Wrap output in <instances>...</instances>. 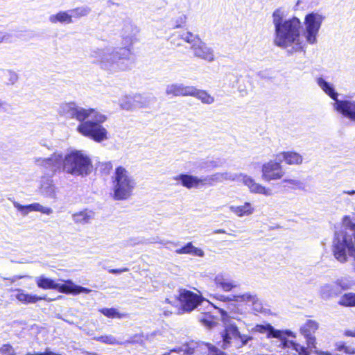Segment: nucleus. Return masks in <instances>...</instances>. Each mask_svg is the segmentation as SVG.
<instances>
[{
	"label": "nucleus",
	"instance_id": "1",
	"mask_svg": "<svg viewBox=\"0 0 355 355\" xmlns=\"http://www.w3.org/2000/svg\"><path fill=\"white\" fill-rule=\"evenodd\" d=\"M138 29L130 22H125L121 31L124 47L95 49L91 52V57L99 67L109 73L130 69L134 60L131 46L137 41Z\"/></svg>",
	"mask_w": 355,
	"mask_h": 355
},
{
	"label": "nucleus",
	"instance_id": "2",
	"mask_svg": "<svg viewBox=\"0 0 355 355\" xmlns=\"http://www.w3.org/2000/svg\"><path fill=\"white\" fill-rule=\"evenodd\" d=\"M288 11L284 7L275 9L272 14L274 26L273 43L284 49L288 55L306 53V43L302 40V22L296 17L287 19Z\"/></svg>",
	"mask_w": 355,
	"mask_h": 355
},
{
	"label": "nucleus",
	"instance_id": "3",
	"mask_svg": "<svg viewBox=\"0 0 355 355\" xmlns=\"http://www.w3.org/2000/svg\"><path fill=\"white\" fill-rule=\"evenodd\" d=\"M222 321L224 324V331L222 333L223 349L234 346L236 349L247 345L252 340L249 335L241 334L243 328L247 327L245 315L231 311L228 313L223 309H219Z\"/></svg>",
	"mask_w": 355,
	"mask_h": 355
},
{
	"label": "nucleus",
	"instance_id": "4",
	"mask_svg": "<svg viewBox=\"0 0 355 355\" xmlns=\"http://www.w3.org/2000/svg\"><path fill=\"white\" fill-rule=\"evenodd\" d=\"M89 110L91 112L85 116V121H80L77 130L96 142H101L107 139V131L102 125L107 118L94 109L89 108Z\"/></svg>",
	"mask_w": 355,
	"mask_h": 355
},
{
	"label": "nucleus",
	"instance_id": "5",
	"mask_svg": "<svg viewBox=\"0 0 355 355\" xmlns=\"http://www.w3.org/2000/svg\"><path fill=\"white\" fill-rule=\"evenodd\" d=\"M93 166L89 155L83 150H72L67 153L63 160V171L75 176L89 175Z\"/></svg>",
	"mask_w": 355,
	"mask_h": 355
},
{
	"label": "nucleus",
	"instance_id": "6",
	"mask_svg": "<svg viewBox=\"0 0 355 355\" xmlns=\"http://www.w3.org/2000/svg\"><path fill=\"white\" fill-rule=\"evenodd\" d=\"M113 198L116 200L129 198L132 194L136 182L130 173L123 166L115 168L112 176Z\"/></svg>",
	"mask_w": 355,
	"mask_h": 355
},
{
	"label": "nucleus",
	"instance_id": "7",
	"mask_svg": "<svg viewBox=\"0 0 355 355\" xmlns=\"http://www.w3.org/2000/svg\"><path fill=\"white\" fill-rule=\"evenodd\" d=\"M252 332H258L261 334H267L268 338H277L279 339L280 345L283 348H288L291 350L295 351V353L291 352L293 355H307L306 351L304 346L300 345L292 340L286 339L285 335H291V332L289 331L285 333L279 330L275 329L271 324H257L255 327L252 328Z\"/></svg>",
	"mask_w": 355,
	"mask_h": 355
},
{
	"label": "nucleus",
	"instance_id": "8",
	"mask_svg": "<svg viewBox=\"0 0 355 355\" xmlns=\"http://www.w3.org/2000/svg\"><path fill=\"white\" fill-rule=\"evenodd\" d=\"M37 286L42 289H55L66 294L78 295L80 293H89L91 290L75 284L71 280L64 281V284L56 283L53 279L41 275L35 278Z\"/></svg>",
	"mask_w": 355,
	"mask_h": 355
},
{
	"label": "nucleus",
	"instance_id": "9",
	"mask_svg": "<svg viewBox=\"0 0 355 355\" xmlns=\"http://www.w3.org/2000/svg\"><path fill=\"white\" fill-rule=\"evenodd\" d=\"M324 19L325 16L319 12H311L305 16L303 35L308 44L313 45L318 42V33Z\"/></svg>",
	"mask_w": 355,
	"mask_h": 355
},
{
	"label": "nucleus",
	"instance_id": "10",
	"mask_svg": "<svg viewBox=\"0 0 355 355\" xmlns=\"http://www.w3.org/2000/svg\"><path fill=\"white\" fill-rule=\"evenodd\" d=\"M220 174L223 182L239 180L241 178L242 182L248 187L251 193L262 194L266 196L272 195V191L270 189L257 183L250 176L243 173L236 174L230 171L220 172Z\"/></svg>",
	"mask_w": 355,
	"mask_h": 355
},
{
	"label": "nucleus",
	"instance_id": "11",
	"mask_svg": "<svg viewBox=\"0 0 355 355\" xmlns=\"http://www.w3.org/2000/svg\"><path fill=\"white\" fill-rule=\"evenodd\" d=\"M89 109L78 107L74 102L62 103L59 108L60 114L69 119H76L78 121L85 120V116L89 114Z\"/></svg>",
	"mask_w": 355,
	"mask_h": 355
},
{
	"label": "nucleus",
	"instance_id": "12",
	"mask_svg": "<svg viewBox=\"0 0 355 355\" xmlns=\"http://www.w3.org/2000/svg\"><path fill=\"white\" fill-rule=\"evenodd\" d=\"M64 157L60 153H54L47 158L35 157L34 162L37 166H40L53 173H55L60 168L63 169Z\"/></svg>",
	"mask_w": 355,
	"mask_h": 355
},
{
	"label": "nucleus",
	"instance_id": "13",
	"mask_svg": "<svg viewBox=\"0 0 355 355\" xmlns=\"http://www.w3.org/2000/svg\"><path fill=\"white\" fill-rule=\"evenodd\" d=\"M261 178L264 181L270 182L281 179L284 171L279 161L270 160L263 164L261 167Z\"/></svg>",
	"mask_w": 355,
	"mask_h": 355
},
{
	"label": "nucleus",
	"instance_id": "14",
	"mask_svg": "<svg viewBox=\"0 0 355 355\" xmlns=\"http://www.w3.org/2000/svg\"><path fill=\"white\" fill-rule=\"evenodd\" d=\"M318 328V324L315 321L311 320H307L306 322L300 328L301 334L306 340L307 347H304L306 351L307 355H309L311 352L318 353L315 346V338L313 336V334Z\"/></svg>",
	"mask_w": 355,
	"mask_h": 355
},
{
	"label": "nucleus",
	"instance_id": "15",
	"mask_svg": "<svg viewBox=\"0 0 355 355\" xmlns=\"http://www.w3.org/2000/svg\"><path fill=\"white\" fill-rule=\"evenodd\" d=\"M335 110L345 118L355 122V95L346 96L344 99L333 104Z\"/></svg>",
	"mask_w": 355,
	"mask_h": 355
},
{
	"label": "nucleus",
	"instance_id": "16",
	"mask_svg": "<svg viewBox=\"0 0 355 355\" xmlns=\"http://www.w3.org/2000/svg\"><path fill=\"white\" fill-rule=\"evenodd\" d=\"M178 300L180 303L181 309L184 312H191L200 304V297L192 291L180 289Z\"/></svg>",
	"mask_w": 355,
	"mask_h": 355
},
{
	"label": "nucleus",
	"instance_id": "17",
	"mask_svg": "<svg viewBox=\"0 0 355 355\" xmlns=\"http://www.w3.org/2000/svg\"><path fill=\"white\" fill-rule=\"evenodd\" d=\"M234 298L237 302H250L252 309L257 313L267 314L270 310L266 305H264L262 301L255 293H245L241 295H234Z\"/></svg>",
	"mask_w": 355,
	"mask_h": 355
},
{
	"label": "nucleus",
	"instance_id": "18",
	"mask_svg": "<svg viewBox=\"0 0 355 355\" xmlns=\"http://www.w3.org/2000/svg\"><path fill=\"white\" fill-rule=\"evenodd\" d=\"M191 49L193 55L199 59L208 62H212L216 59L214 49L202 40L197 44L191 46Z\"/></svg>",
	"mask_w": 355,
	"mask_h": 355
},
{
	"label": "nucleus",
	"instance_id": "19",
	"mask_svg": "<svg viewBox=\"0 0 355 355\" xmlns=\"http://www.w3.org/2000/svg\"><path fill=\"white\" fill-rule=\"evenodd\" d=\"M175 181L180 182L181 184L187 189H198L203 185L202 177L194 176L189 174H180L173 178Z\"/></svg>",
	"mask_w": 355,
	"mask_h": 355
},
{
	"label": "nucleus",
	"instance_id": "20",
	"mask_svg": "<svg viewBox=\"0 0 355 355\" xmlns=\"http://www.w3.org/2000/svg\"><path fill=\"white\" fill-rule=\"evenodd\" d=\"M193 86H187L182 83H173L168 85L166 87V94L168 96H187L193 94Z\"/></svg>",
	"mask_w": 355,
	"mask_h": 355
},
{
	"label": "nucleus",
	"instance_id": "21",
	"mask_svg": "<svg viewBox=\"0 0 355 355\" xmlns=\"http://www.w3.org/2000/svg\"><path fill=\"white\" fill-rule=\"evenodd\" d=\"M57 188L53 184V180L49 177H43L40 182V191L45 197L57 199Z\"/></svg>",
	"mask_w": 355,
	"mask_h": 355
},
{
	"label": "nucleus",
	"instance_id": "22",
	"mask_svg": "<svg viewBox=\"0 0 355 355\" xmlns=\"http://www.w3.org/2000/svg\"><path fill=\"white\" fill-rule=\"evenodd\" d=\"M214 282L217 288L225 292H229L237 287L236 282L232 279L228 275L223 273L216 275Z\"/></svg>",
	"mask_w": 355,
	"mask_h": 355
},
{
	"label": "nucleus",
	"instance_id": "23",
	"mask_svg": "<svg viewBox=\"0 0 355 355\" xmlns=\"http://www.w3.org/2000/svg\"><path fill=\"white\" fill-rule=\"evenodd\" d=\"M12 291L17 293V294L15 295V298L18 301L25 304H34L40 300H51L50 299L47 300L46 298V296H38L36 295L29 294L28 293H26L24 290L21 288H17Z\"/></svg>",
	"mask_w": 355,
	"mask_h": 355
},
{
	"label": "nucleus",
	"instance_id": "24",
	"mask_svg": "<svg viewBox=\"0 0 355 355\" xmlns=\"http://www.w3.org/2000/svg\"><path fill=\"white\" fill-rule=\"evenodd\" d=\"M276 157L277 160L280 162H285L289 165H298L302 164L303 161V157L300 154L292 151L282 152L277 154Z\"/></svg>",
	"mask_w": 355,
	"mask_h": 355
},
{
	"label": "nucleus",
	"instance_id": "25",
	"mask_svg": "<svg viewBox=\"0 0 355 355\" xmlns=\"http://www.w3.org/2000/svg\"><path fill=\"white\" fill-rule=\"evenodd\" d=\"M316 83L319 86V87L332 100L337 103V101H340L338 98V94L336 91L334 85L327 80H325L322 77H318L315 79Z\"/></svg>",
	"mask_w": 355,
	"mask_h": 355
},
{
	"label": "nucleus",
	"instance_id": "26",
	"mask_svg": "<svg viewBox=\"0 0 355 355\" xmlns=\"http://www.w3.org/2000/svg\"><path fill=\"white\" fill-rule=\"evenodd\" d=\"M142 96L139 94L135 95L133 97L130 96H123L119 99V105L121 109L125 110H131L135 106V103H139V106L142 107L141 100Z\"/></svg>",
	"mask_w": 355,
	"mask_h": 355
},
{
	"label": "nucleus",
	"instance_id": "27",
	"mask_svg": "<svg viewBox=\"0 0 355 355\" xmlns=\"http://www.w3.org/2000/svg\"><path fill=\"white\" fill-rule=\"evenodd\" d=\"M229 208L230 210L238 217L249 216L254 212V206L248 202H245L243 205H232Z\"/></svg>",
	"mask_w": 355,
	"mask_h": 355
},
{
	"label": "nucleus",
	"instance_id": "28",
	"mask_svg": "<svg viewBox=\"0 0 355 355\" xmlns=\"http://www.w3.org/2000/svg\"><path fill=\"white\" fill-rule=\"evenodd\" d=\"M49 21L51 24H69L73 22L71 19V14L69 10L60 11L55 14L51 15L49 17Z\"/></svg>",
	"mask_w": 355,
	"mask_h": 355
},
{
	"label": "nucleus",
	"instance_id": "29",
	"mask_svg": "<svg viewBox=\"0 0 355 355\" xmlns=\"http://www.w3.org/2000/svg\"><path fill=\"white\" fill-rule=\"evenodd\" d=\"M177 254H189L194 256L202 257L205 255L203 250L195 247L191 242L187 243L184 247L175 250Z\"/></svg>",
	"mask_w": 355,
	"mask_h": 355
},
{
	"label": "nucleus",
	"instance_id": "30",
	"mask_svg": "<svg viewBox=\"0 0 355 355\" xmlns=\"http://www.w3.org/2000/svg\"><path fill=\"white\" fill-rule=\"evenodd\" d=\"M193 90L194 91L192 92L193 94H191V96L196 97V98L200 100L202 103L211 105L214 103V97L211 96L205 90L199 89L195 87H193Z\"/></svg>",
	"mask_w": 355,
	"mask_h": 355
},
{
	"label": "nucleus",
	"instance_id": "31",
	"mask_svg": "<svg viewBox=\"0 0 355 355\" xmlns=\"http://www.w3.org/2000/svg\"><path fill=\"white\" fill-rule=\"evenodd\" d=\"M94 216V213L92 211L85 209L78 213L72 215L73 221L76 223L86 224L90 222Z\"/></svg>",
	"mask_w": 355,
	"mask_h": 355
},
{
	"label": "nucleus",
	"instance_id": "32",
	"mask_svg": "<svg viewBox=\"0 0 355 355\" xmlns=\"http://www.w3.org/2000/svg\"><path fill=\"white\" fill-rule=\"evenodd\" d=\"M340 290L336 288V284H325L320 288V295L323 299H329L334 295H338Z\"/></svg>",
	"mask_w": 355,
	"mask_h": 355
},
{
	"label": "nucleus",
	"instance_id": "33",
	"mask_svg": "<svg viewBox=\"0 0 355 355\" xmlns=\"http://www.w3.org/2000/svg\"><path fill=\"white\" fill-rule=\"evenodd\" d=\"M204 187H212L216 184L223 182L220 172L202 177Z\"/></svg>",
	"mask_w": 355,
	"mask_h": 355
},
{
	"label": "nucleus",
	"instance_id": "34",
	"mask_svg": "<svg viewBox=\"0 0 355 355\" xmlns=\"http://www.w3.org/2000/svg\"><path fill=\"white\" fill-rule=\"evenodd\" d=\"M1 73L4 78L6 84L8 85H12L15 84L19 79L18 74L12 70H1Z\"/></svg>",
	"mask_w": 355,
	"mask_h": 355
},
{
	"label": "nucleus",
	"instance_id": "35",
	"mask_svg": "<svg viewBox=\"0 0 355 355\" xmlns=\"http://www.w3.org/2000/svg\"><path fill=\"white\" fill-rule=\"evenodd\" d=\"M69 13L73 18H80L82 17L87 16L91 12V8L88 6L78 7L71 10H69Z\"/></svg>",
	"mask_w": 355,
	"mask_h": 355
},
{
	"label": "nucleus",
	"instance_id": "36",
	"mask_svg": "<svg viewBox=\"0 0 355 355\" xmlns=\"http://www.w3.org/2000/svg\"><path fill=\"white\" fill-rule=\"evenodd\" d=\"M338 304L345 306H355V293H347L340 299Z\"/></svg>",
	"mask_w": 355,
	"mask_h": 355
},
{
	"label": "nucleus",
	"instance_id": "37",
	"mask_svg": "<svg viewBox=\"0 0 355 355\" xmlns=\"http://www.w3.org/2000/svg\"><path fill=\"white\" fill-rule=\"evenodd\" d=\"M180 37L184 42L190 44L191 46H193L201 40L198 35H194L189 31L182 33Z\"/></svg>",
	"mask_w": 355,
	"mask_h": 355
},
{
	"label": "nucleus",
	"instance_id": "38",
	"mask_svg": "<svg viewBox=\"0 0 355 355\" xmlns=\"http://www.w3.org/2000/svg\"><path fill=\"white\" fill-rule=\"evenodd\" d=\"M187 16L184 13H179L178 16L171 20V26L173 28H181L187 21Z\"/></svg>",
	"mask_w": 355,
	"mask_h": 355
},
{
	"label": "nucleus",
	"instance_id": "39",
	"mask_svg": "<svg viewBox=\"0 0 355 355\" xmlns=\"http://www.w3.org/2000/svg\"><path fill=\"white\" fill-rule=\"evenodd\" d=\"M199 321L208 328H211L216 324L214 317L209 313H203L199 317Z\"/></svg>",
	"mask_w": 355,
	"mask_h": 355
},
{
	"label": "nucleus",
	"instance_id": "40",
	"mask_svg": "<svg viewBox=\"0 0 355 355\" xmlns=\"http://www.w3.org/2000/svg\"><path fill=\"white\" fill-rule=\"evenodd\" d=\"M31 211H38L46 215H50L53 213V209L51 207H45L38 202L30 204Z\"/></svg>",
	"mask_w": 355,
	"mask_h": 355
},
{
	"label": "nucleus",
	"instance_id": "41",
	"mask_svg": "<svg viewBox=\"0 0 355 355\" xmlns=\"http://www.w3.org/2000/svg\"><path fill=\"white\" fill-rule=\"evenodd\" d=\"M95 339L97 341L110 345H122L123 343V342L117 340L115 337L112 335L101 336L95 338Z\"/></svg>",
	"mask_w": 355,
	"mask_h": 355
},
{
	"label": "nucleus",
	"instance_id": "42",
	"mask_svg": "<svg viewBox=\"0 0 355 355\" xmlns=\"http://www.w3.org/2000/svg\"><path fill=\"white\" fill-rule=\"evenodd\" d=\"M101 312L105 316H106L107 318H122V315L121 313H119L116 311V309H115L114 308H110V309L104 308L101 310Z\"/></svg>",
	"mask_w": 355,
	"mask_h": 355
},
{
	"label": "nucleus",
	"instance_id": "43",
	"mask_svg": "<svg viewBox=\"0 0 355 355\" xmlns=\"http://www.w3.org/2000/svg\"><path fill=\"white\" fill-rule=\"evenodd\" d=\"M12 204L14 207L16 208L17 211L24 216H27L30 212H31L30 205H22L15 200L12 201Z\"/></svg>",
	"mask_w": 355,
	"mask_h": 355
},
{
	"label": "nucleus",
	"instance_id": "44",
	"mask_svg": "<svg viewBox=\"0 0 355 355\" xmlns=\"http://www.w3.org/2000/svg\"><path fill=\"white\" fill-rule=\"evenodd\" d=\"M337 349L338 351H344L346 354H355V349L352 347L345 345V343L337 344Z\"/></svg>",
	"mask_w": 355,
	"mask_h": 355
},
{
	"label": "nucleus",
	"instance_id": "45",
	"mask_svg": "<svg viewBox=\"0 0 355 355\" xmlns=\"http://www.w3.org/2000/svg\"><path fill=\"white\" fill-rule=\"evenodd\" d=\"M282 183L284 184V187L291 185V187H300L301 184V182L295 179H284L282 181Z\"/></svg>",
	"mask_w": 355,
	"mask_h": 355
},
{
	"label": "nucleus",
	"instance_id": "46",
	"mask_svg": "<svg viewBox=\"0 0 355 355\" xmlns=\"http://www.w3.org/2000/svg\"><path fill=\"white\" fill-rule=\"evenodd\" d=\"M334 284H336V288L338 290L339 287H340L343 290L348 288L347 284L343 283V281L340 279H338L336 282L334 283Z\"/></svg>",
	"mask_w": 355,
	"mask_h": 355
},
{
	"label": "nucleus",
	"instance_id": "47",
	"mask_svg": "<svg viewBox=\"0 0 355 355\" xmlns=\"http://www.w3.org/2000/svg\"><path fill=\"white\" fill-rule=\"evenodd\" d=\"M127 271H128V268H120V269H111L109 270V272L112 273V274H120V273H122L123 272H127Z\"/></svg>",
	"mask_w": 355,
	"mask_h": 355
},
{
	"label": "nucleus",
	"instance_id": "48",
	"mask_svg": "<svg viewBox=\"0 0 355 355\" xmlns=\"http://www.w3.org/2000/svg\"><path fill=\"white\" fill-rule=\"evenodd\" d=\"M40 355H62L61 354L52 352L49 348H46L44 352H40Z\"/></svg>",
	"mask_w": 355,
	"mask_h": 355
},
{
	"label": "nucleus",
	"instance_id": "49",
	"mask_svg": "<svg viewBox=\"0 0 355 355\" xmlns=\"http://www.w3.org/2000/svg\"><path fill=\"white\" fill-rule=\"evenodd\" d=\"M9 37L8 34L5 32L0 31V43L8 40Z\"/></svg>",
	"mask_w": 355,
	"mask_h": 355
},
{
	"label": "nucleus",
	"instance_id": "50",
	"mask_svg": "<svg viewBox=\"0 0 355 355\" xmlns=\"http://www.w3.org/2000/svg\"><path fill=\"white\" fill-rule=\"evenodd\" d=\"M151 243H161L162 245H166L167 243H171L173 245H177L176 243H174L173 242H169V241H161L158 242V241H155V239H154V241H151Z\"/></svg>",
	"mask_w": 355,
	"mask_h": 355
},
{
	"label": "nucleus",
	"instance_id": "51",
	"mask_svg": "<svg viewBox=\"0 0 355 355\" xmlns=\"http://www.w3.org/2000/svg\"><path fill=\"white\" fill-rule=\"evenodd\" d=\"M345 334L349 336L355 337V329L352 331H347Z\"/></svg>",
	"mask_w": 355,
	"mask_h": 355
},
{
	"label": "nucleus",
	"instance_id": "52",
	"mask_svg": "<svg viewBox=\"0 0 355 355\" xmlns=\"http://www.w3.org/2000/svg\"><path fill=\"white\" fill-rule=\"evenodd\" d=\"M343 193L349 196H352L355 194V190L344 191Z\"/></svg>",
	"mask_w": 355,
	"mask_h": 355
},
{
	"label": "nucleus",
	"instance_id": "53",
	"mask_svg": "<svg viewBox=\"0 0 355 355\" xmlns=\"http://www.w3.org/2000/svg\"><path fill=\"white\" fill-rule=\"evenodd\" d=\"M214 234H225L226 232L224 230L218 229L214 232Z\"/></svg>",
	"mask_w": 355,
	"mask_h": 355
},
{
	"label": "nucleus",
	"instance_id": "54",
	"mask_svg": "<svg viewBox=\"0 0 355 355\" xmlns=\"http://www.w3.org/2000/svg\"><path fill=\"white\" fill-rule=\"evenodd\" d=\"M23 277H24V276H16V277H13L12 279H10V280L12 282H14L17 279H21Z\"/></svg>",
	"mask_w": 355,
	"mask_h": 355
},
{
	"label": "nucleus",
	"instance_id": "55",
	"mask_svg": "<svg viewBox=\"0 0 355 355\" xmlns=\"http://www.w3.org/2000/svg\"><path fill=\"white\" fill-rule=\"evenodd\" d=\"M40 352H28L26 355H40Z\"/></svg>",
	"mask_w": 355,
	"mask_h": 355
},
{
	"label": "nucleus",
	"instance_id": "56",
	"mask_svg": "<svg viewBox=\"0 0 355 355\" xmlns=\"http://www.w3.org/2000/svg\"><path fill=\"white\" fill-rule=\"evenodd\" d=\"M220 300H223V301H226V300H229L230 298L228 297L220 296Z\"/></svg>",
	"mask_w": 355,
	"mask_h": 355
},
{
	"label": "nucleus",
	"instance_id": "57",
	"mask_svg": "<svg viewBox=\"0 0 355 355\" xmlns=\"http://www.w3.org/2000/svg\"><path fill=\"white\" fill-rule=\"evenodd\" d=\"M164 314L166 315H169L170 314H171V312L166 311V312H164Z\"/></svg>",
	"mask_w": 355,
	"mask_h": 355
},
{
	"label": "nucleus",
	"instance_id": "58",
	"mask_svg": "<svg viewBox=\"0 0 355 355\" xmlns=\"http://www.w3.org/2000/svg\"><path fill=\"white\" fill-rule=\"evenodd\" d=\"M165 302H166V303H171V302H170V300H169L168 299H166V300H165Z\"/></svg>",
	"mask_w": 355,
	"mask_h": 355
}]
</instances>
